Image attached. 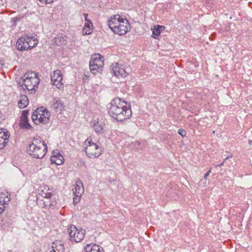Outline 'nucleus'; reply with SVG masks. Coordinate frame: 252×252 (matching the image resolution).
I'll use <instances>...</instances> for the list:
<instances>
[{
    "label": "nucleus",
    "instance_id": "1",
    "mask_svg": "<svg viewBox=\"0 0 252 252\" xmlns=\"http://www.w3.org/2000/svg\"><path fill=\"white\" fill-rule=\"evenodd\" d=\"M108 113L114 119L121 122L129 119L132 116L130 105L119 97L112 100L108 107Z\"/></svg>",
    "mask_w": 252,
    "mask_h": 252
},
{
    "label": "nucleus",
    "instance_id": "2",
    "mask_svg": "<svg viewBox=\"0 0 252 252\" xmlns=\"http://www.w3.org/2000/svg\"><path fill=\"white\" fill-rule=\"evenodd\" d=\"M108 26L111 30L119 35H124L128 31L130 27L128 21L123 18L119 15H115L108 20Z\"/></svg>",
    "mask_w": 252,
    "mask_h": 252
},
{
    "label": "nucleus",
    "instance_id": "3",
    "mask_svg": "<svg viewBox=\"0 0 252 252\" xmlns=\"http://www.w3.org/2000/svg\"><path fill=\"white\" fill-rule=\"evenodd\" d=\"M47 146L40 137L34 138L29 146L27 152L33 158H42L47 153Z\"/></svg>",
    "mask_w": 252,
    "mask_h": 252
},
{
    "label": "nucleus",
    "instance_id": "4",
    "mask_svg": "<svg viewBox=\"0 0 252 252\" xmlns=\"http://www.w3.org/2000/svg\"><path fill=\"white\" fill-rule=\"evenodd\" d=\"M40 82L37 73L34 72H27L23 78L18 83L24 90H28L30 93L34 94Z\"/></svg>",
    "mask_w": 252,
    "mask_h": 252
},
{
    "label": "nucleus",
    "instance_id": "5",
    "mask_svg": "<svg viewBox=\"0 0 252 252\" xmlns=\"http://www.w3.org/2000/svg\"><path fill=\"white\" fill-rule=\"evenodd\" d=\"M85 153L91 158L98 157L102 151L101 147L92 142V139L88 138L85 142Z\"/></svg>",
    "mask_w": 252,
    "mask_h": 252
},
{
    "label": "nucleus",
    "instance_id": "6",
    "mask_svg": "<svg viewBox=\"0 0 252 252\" xmlns=\"http://www.w3.org/2000/svg\"><path fill=\"white\" fill-rule=\"evenodd\" d=\"M69 235V240L76 243L81 242L85 237V230L82 228H77L75 225H71L67 228Z\"/></svg>",
    "mask_w": 252,
    "mask_h": 252
},
{
    "label": "nucleus",
    "instance_id": "7",
    "mask_svg": "<svg viewBox=\"0 0 252 252\" xmlns=\"http://www.w3.org/2000/svg\"><path fill=\"white\" fill-rule=\"evenodd\" d=\"M62 75L60 70H56L51 73V80L53 85H55L58 89H61L63 87L62 83Z\"/></svg>",
    "mask_w": 252,
    "mask_h": 252
},
{
    "label": "nucleus",
    "instance_id": "8",
    "mask_svg": "<svg viewBox=\"0 0 252 252\" xmlns=\"http://www.w3.org/2000/svg\"><path fill=\"white\" fill-rule=\"evenodd\" d=\"M63 243L60 240H56L49 245L46 252H64Z\"/></svg>",
    "mask_w": 252,
    "mask_h": 252
},
{
    "label": "nucleus",
    "instance_id": "9",
    "mask_svg": "<svg viewBox=\"0 0 252 252\" xmlns=\"http://www.w3.org/2000/svg\"><path fill=\"white\" fill-rule=\"evenodd\" d=\"M41 195L43 197L42 199H40V195L37 197V203L40 206L46 208L53 205L52 202L51 201V194L50 193L41 194Z\"/></svg>",
    "mask_w": 252,
    "mask_h": 252
},
{
    "label": "nucleus",
    "instance_id": "10",
    "mask_svg": "<svg viewBox=\"0 0 252 252\" xmlns=\"http://www.w3.org/2000/svg\"><path fill=\"white\" fill-rule=\"evenodd\" d=\"M122 66V65L117 63L112 67V72L117 77H125L126 75V71Z\"/></svg>",
    "mask_w": 252,
    "mask_h": 252
},
{
    "label": "nucleus",
    "instance_id": "11",
    "mask_svg": "<svg viewBox=\"0 0 252 252\" xmlns=\"http://www.w3.org/2000/svg\"><path fill=\"white\" fill-rule=\"evenodd\" d=\"M50 159L52 163H55L56 165L62 164L64 160L63 156L57 152L53 153V155L51 157Z\"/></svg>",
    "mask_w": 252,
    "mask_h": 252
},
{
    "label": "nucleus",
    "instance_id": "12",
    "mask_svg": "<svg viewBox=\"0 0 252 252\" xmlns=\"http://www.w3.org/2000/svg\"><path fill=\"white\" fill-rule=\"evenodd\" d=\"M85 252H104L98 245L93 244H88L85 248Z\"/></svg>",
    "mask_w": 252,
    "mask_h": 252
},
{
    "label": "nucleus",
    "instance_id": "13",
    "mask_svg": "<svg viewBox=\"0 0 252 252\" xmlns=\"http://www.w3.org/2000/svg\"><path fill=\"white\" fill-rule=\"evenodd\" d=\"M74 194H82L84 191V189L83 188V183L80 180L77 181L76 183L75 188L72 189Z\"/></svg>",
    "mask_w": 252,
    "mask_h": 252
},
{
    "label": "nucleus",
    "instance_id": "14",
    "mask_svg": "<svg viewBox=\"0 0 252 252\" xmlns=\"http://www.w3.org/2000/svg\"><path fill=\"white\" fill-rule=\"evenodd\" d=\"M29 100L27 96L25 95H21L18 101V105L20 108H25L28 105Z\"/></svg>",
    "mask_w": 252,
    "mask_h": 252
},
{
    "label": "nucleus",
    "instance_id": "15",
    "mask_svg": "<svg viewBox=\"0 0 252 252\" xmlns=\"http://www.w3.org/2000/svg\"><path fill=\"white\" fill-rule=\"evenodd\" d=\"M10 199L7 194L4 192L0 193V206L5 208V205L8 204Z\"/></svg>",
    "mask_w": 252,
    "mask_h": 252
},
{
    "label": "nucleus",
    "instance_id": "16",
    "mask_svg": "<svg viewBox=\"0 0 252 252\" xmlns=\"http://www.w3.org/2000/svg\"><path fill=\"white\" fill-rule=\"evenodd\" d=\"M165 29L163 26L157 25L155 27L152 33V37L155 39H158L161 31Z\"/></svg>",
    "mask_w": 252,
    "mask_h": 252
},
{
    "label": "nucleus",
    "instance_id": "17",
    "mask_svg": "<svg viewBox=\"0 0 252 252\" xmlns=\"http://www.w3.org/2000/svg\"><path fill=\"white\" fill-rule=\"evenodd\" d=\"M91 62H94V63L98 64V66H103V61L100 54H96L92 56Z\"/></svg>",
    "mask_w": 252,
    "mask_h": 252
},
{
    "label": "nucleus",
    "instance_id": "18",
    "mask_svg": "<svg viewBox=\"0 0 252 252\" xmlns=\"http://www.w3.org/2000/svg\"><path fill=\"white\" fill-rule=\"evenodd\" d=\"M25 39L24 36L19 38L16 43V47L19 51H22L27 50V47L25 46L24 41Z\"/></svg>",
    "mask_w": 252,
    "mask_h": 252
},
{
    "label": "nucleus",
    "instance_id": "19",
    "mask_svg": "<svg viewBox=\"0 0 252 252\" xmlns=\"http://www.w3.org/2000/svg\"><path fill=\"white\" fill-rule=\"evenodd\" d=\"M91 125L94 128L96 133L100 134L102 131V126L99 124L97 120H94L91 123Z\"/></svg>",
    "mask_w": 252,
    "mask_h": 252
},
{
    "label": "nucleus",
    "instance_id": "20",
    "mask_svg": "<svg viewBox=\"0 0 252 252\" xmlns=\"http://www.w3.org/2000/svg\"><path fill=\"white\" fill-rule=\"evenodd\" d=\"M27 37H29L28 39L29 45L28 47H27V50L28 49H31L36 46L38 43V40L36 39L35 36L27 35Z\"/></svg>",
    "mask_w": 252,
    "mask_h": 252
},
{
    "label": "nucleus",
    "instance_id": "21",
    "mask_svg": "<svg viewBox=\"0 0 252 252\" xmlns=\"http://www.w3.org/2000/svg\"><path fill=\"white\" fill-rule=\"evenodd\" d=\"M94 62H90V68L91 71L93 74H95L102 70L103 66H98V64L94 63Z\"/></svg>",
    "mask_w": 252,
    "mask_h": 252
},
{
    "label": "nucleus",
    "instance_id": "22",
    "mask_svg": "<svg viewBox=\"0 0 252 252\" xmlns=\"http://www.w3.org/2000/svg\"><path fill=\"white\" fill-rule=\"evenodd\" d=\"M54 42L59 46L63 45L65 43L64 37L58 36L54 38Z\"/></svg>",
    "mask_w": 252,
    "mask_h": 252
},
{
    "label": "nucleus",
    "instance_id": "23",
    "mask_svg": "<svg viewBox=\"0 0 252 252\" xmlns=\"http://www.w3.org/2000/svg\"><path fill=\"white\" fill-rule=\"evenodd\" d=\"M43 113L45 116V118H44V121L42 120V122L44 123V124H47L49 121V118L51 116V114L49 111H48L46 108H44L43 111L42 112Z\"/></svg>",
    "mask_w": 252,
    "mask_h": 252
},
{
    "label": "nucleus",
    "instance_id": "24",
    "mask_svg": "<svg viewBox=\"0 0 252 252\" xmlns=\"http://www.w3.org/2000/svg\"><path fill=\"white\" fill-rule=\"evenodd\" d=\"M93 26V24L91 22V21H87V22H86L85 24V26L84 28H83V32L84 34H89L90 32L87 33V29L88 28L89 30H91V28Z\"/></svg>",
    "mask_w": 252,
    "mask_h": 252
},
{
    "label": "nucleus",
    "instance_id": "25",
    "mask_svg": "<svg viewBox=\"0 0 252 252\" xmlns=\"http://www.w3.org/2000/svg\"><path fill=\"white\" fill-rule=\"evenodd\" d=\"M21 127L28 128L30 127V125L28 121L27 117L24 116V119L21 118V122L20 124Z\"/></svg>",
    "mask_w": 252,
    "mask_h": 252
},
{
    "label": "nucleus",
    "instance_id": "26",
    "mask_svg": "<svg viewBox=\"0 0 252 252\" xmlns=\"http://www.w3.org/2000/svg\"><path fill=\"white\" fill-rule=\"evenodd\" d=\"M52 107L55 109H59L62 110L63 108V106L61 100L57 99L52 105Z\"/></svg>",
    "mask_w": 252,
    "mask_h": 252
},
{
    "label": "nucleus",
    "instance_id": "27",
    "mask_svg": "<svg viewBox=\"0 0 252 252\" xmlns=\"http://www.w3.org/2000/svg\"><path fill=\"white\" fill-rule=\"evenodd\" d=\"M5 139H0V149H3L9 141V136H6Z\"/></svg>",
    "mask_w": 252,
    "mask_h": 252
},
{
    "label": "nucleus",
    "instance_id": "28",
    "mask_svg": "<svg viewBox=\"0 0 252 252\" xmlns=\"http://www.w3.org/2000/svg\"><path fill=\"white\" fill-rule=\"evenodd\" d=\"M9 136L8 133L5 131L3 129L0 128V139H5L6 136Z\"/></svg>",
    "mask_w": 252,
    "mask_h": 252
},
{
    "label": "nucleus",
    "instance_id": "29",
    "mask_svg": "<svg viewBox=\"0 0 252 252\" xmlns=\"http://www.w3.org/2000/svg\"><path fill=\"white\" fill-rule=\"evenodd\" d=\"M82 194H74V196L73 197V203L74 205H76L80 200V197Z\"/></svg>",
    "mask_w": 252,
    "mask_h": 252
},
{
    "label": "nucleus",
    "instance_id": "30",
    "mask_svg": "<svg viewBox=\"0 0 252 252\" xmlns=\"http://www.w3.org/2000/svg\"><path fill=\"white\" fill-rule=\"evenodd\" d=\"M39 117V115H38L37 114L35 113V112H33L32 116V119L33 122H34V123H36V121H38V118Z\"/></svg>",
    "mask_w": 252,
    "mask_h": 252
},
{
    "label": "nucleus",
    "instance_id": "31",
    "mask_svg": "<svg viewBox=\"0 0 252 252\" xmlns=\"http://www.w3.org/2000/svg\"><path fill=\"white\" fill-rule=\"evenodd\" d=\"M178 133L183 137L186 135V131L183 129H179L178 130Z\"/></svg>",
    "mask_w": 252,
    "mask_h": 252
},
{
    "label": "nucleus",
    "instance_id": "32",
    "mask_svg": "<svg viewBox=\"0 0 252 252\" xmlns=\"http://www.w3.org/2000/svg\"><path fill=\"white\" fill-rule=\"evenodd\" d=\"M45 118V116L43 113H42L38 118V122L42 124H44V122H42V120L44 121V118Z\"/></svg>",
    "mask_w": 252,
    "mask_h": 252
},
{
    "label": "nucleus",
    "instance_id": "33",
    "mask_svg": "<svg viewBox=\"0 0 252 252\" xmlns=\"http://www.w3.org/2000/svg\"><path fill=\"white\" fill-rule=\"evenodd\" d=\"M43 107H41L40 108H37L34 112L36 114H37L39 116L41 114L42 112L43 111Z\"/></svg>",
    "mask_w": 252,
    "mask_h": 252
},
{
    "label": "nucleus",
    "instance_id": "34",
    "mask_svg": "<svg viewBox=\"0 0 252 252\" xmlns=\"http://www.w3.org/2000/svg\"><path fill=\"white\" fill-rule=\"evenodd\" d=\"M24 38L25 39V41H24L25 46H26V47H28L29 45V42L28 41L29 37H27V35H25L24 36Z\"/></svg>",
    "mask_w": 252,
    "mask_h": 252
},
{
    "label": "nucleus",
    "instance_id": "35",
    "mask_svg": "<svg viewBox=\"0 0 252 252\" xmlns=\"http://www.w3.org/2000/svg\"><path fill=\"white\" fill-rule=\"evenodd\" d=\"M40 1L44 2L46 4L52 3L55 0H39Z\"/></svg>",
    "mask_w": 252,
    "mask_h": 252
},
{
    "label": "nucleus",
    "instance_id": "36",
    "mask_svg": "<svg viewBox=\"0 0 252 252\" xmlns=\"http://www.w3.org/2000/svg\"><path fill=\"white\" fill-rule=\"evenodd\" d=\"M229 158H231V156L227 157H226V158L223 160V161L222 163H220V164H217V165H215V167H219V166H221L223 165H224V162H225V160H226V159H228Z\"/></svg>",
    "mask_w": 252,
    "mask_h": 252
},
{
    "label": "nucleus",
    "instance_id": "37",
    "mask_svg": "<svg viewBox=\"0 0 252 252\" xmlns=\"http://www.w3.org/2000/svg\"><path fill=\"white\" fill-rule=\"evenodd\" d=\"M211 172V169H210L205 174L204 176V179L206 180L209 175L210 173Z\"/></svg>",
    "mask_w": 252,
    "mask_h": 252
},
{
    "label": "nucleus",
    "instance_id": "38",
    "mask_svg": "<svg viewBox=\"0 0 252 252\" xmlns=\"http://www.w3.org/2000/svg\"><path fill=\"white\" fill-rule=\"evenodd\" d=\"M4 66V63L2 61H0V70H2Z\"/></svg>",
    "mask_w": 252,
    "mask_h": 252
},
{
    "label": "nucleus",
    "instance_id": "39",
    "mask_svg": "<svg viewBox=\"0 0 252 252\" xmlns=\"http://www.w3.org/2000/svg\"><path fill=\"white\" fill-rule=\"evenodd\" d=\"M27 111H23V113H22V116L21 118H23L24 119V116L27 117Z\"/></svg>",
    "mask_w": 252,
    "mask_h": 252
},
{
    "label": "nucleus",
    "instance_id": "40",
    "mask_svg": "<svg viewBox=\"0 0 252 252\" xmlns=\"http://www.w3.org/2000/svg\"><path fill=\"white\" fill-rule=\"evenodd\" d=\"M4 208L3 207L0 206V214H1L4 210Z\"/></svg>",
    "mask_w": 252,
    "mask_h": 252
},
{
    "label": "nucleus",
    "instance_id": "41",
    "mask_svg": "<svg viewBox=\"0 0 252 252\" xmlns=\"http://www.w3.org/2000/svg\"><path fill=\"white\" fill-rule=\"evenodd\" d=\"M84 15L85 16V21L86 22H87V21H89V20H88L87 19V16H88V14H86V13H84Z\"/></svg>",
    "mask_w": 252,
    "mask_h": 252
},
{
    "label": "nucleus",
    "instance_id": "42",
    "mask_svg": "<svg viewBox=\"0 0 252 252\" xmlns=\"http://www.w3.org/2000/svg\"><path fill=\"white\" fill-rule=\"evenodd\" d=\"M14 20H15V22H16V21H18V20H20V18H14Z\"/></svg>",
    "mask_w": 252,
    "mask_h": 252
},
{
    "label": "nucleus",
    "instance_id": "43",
    "mask_svg": "<svg viewBox=\"0 0 252 252\" xmlns=\"http://www.w3.org/2000/svg\"><path fill=\"white\" fill-rule=\"evenodd\" d=\"M249 143L250 145L252 144V140H249Z\"/></svg>",
    "mask_w": 252,
    "mask_h": 252
}]
</instances>
